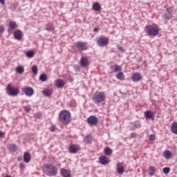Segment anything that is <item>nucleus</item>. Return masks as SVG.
<instances>
[{"mask_svg": "<svg viewBox=\"0 0 177 177\" xmlns=\"http://www.w3.org/2000/svg\"><path fill=\"white\" fill-rule=\"evenodd\" d=\"M42 171L47 176H56L59 172V169L56 166L50 163H46L42 166Z\"/></svg>", "mask_w": 177, "mask_h": 177, "instance_id": "obj_1", "label": "nucleus"}, {"mask_svg": "<svg viewBox=\"0 0 177 177\" xmlns=\"http://www.w3.org/2000/svg\"><path fill=\"white\" fill-rule=\"evenodd\" d=\"M58 120L63 125H68L71 122V113L67 110L62 111L58 115Z\"/></svg>", "mask_w": 177, "mask_h": 177, "instance_id": "obj_2", "label": "nucleus"}, {"mask_svg": "<svg viewBox=\"0 0 177 177\" xmlns=\"http://www.w3.org/2000/svg\"><path fill=\"white\" fill-rule=\"evenodd\" d=\"M145 32L149 37H157L160 34V26L157 24L147 25L145 28Z\"/></svg>", "mask_w": 177, "mask_h": 177, "instance_id": "obj_3", "label": "nucleus"}, {"mask_svg": "<svg viewBox=\"0 0 177 177\" xmlns=\"http://www.w3.org/2000/svg\"><path fill=\"white\" fill-rule=\"evenodd\" d=\"M92 100L95 104H100L106 102V93L103 91H96L92 97Z\"/></svg>", "mask_w": 177, "mask_h": 177, "instance_id": "obj_4", "label": "nucleus"}, {"mask_svg": "<svg viewBox=\"0 0 177 177\" xmlns=\"http://www.w3.org/2000/svg\"><path fill=\"white\" fill-rule=\"evenodd\" d=\"M6 93L9 96H17L20 93V90L19 88H14L12 86V84H8L6 88Z\"/></svg>", "mask_w": 177, "mask_h": 177, "instance_id": "obj_5", "label": "nucleus"}, {"mask_svg": "<svg viewBox=\"0 0 177 177\" xmlns=\"http://www.w3.org/2000/svg\"><path fill=\"white\" fill-rule=\"evenodd\" d=\"M163 20H171L174 17V8H167L166 12L162 16Z\"/></svg>", "mask_w": 177, "mask_h": 177, "instance_id": "obj_6", "label": "nucleus"}, {"mask_svg": "<svg viewBox=\"0 0 177 177\" xmlns=\"http://www.w3.org/2000/svg\"><path fill=\"white\" fill-rule=\"evenodd\" d=\"M97 45L101 47L107 46L109 45V37L102 36L97 39Z\"/></svg>", "mask_w": 177, "mask_h": 177, "instance_id": "obj_7", "label": "nucleus"}, {"mask_svg": "<svg viewBox=\"0 0 177 177\" xmlns=\"http://www.w3.org/2000/svg\"><path fill=\"white\" fill-rule=\"evenodd\" d=\"M78 50H86L88 49V44L84 41H77L75 44Z\"/></svg>", "mask_w": 177, "mask_h": 177, "instance_id": "obj_8", "label": "nucleus"}, {"mask_svg": "<svg viewBox=\"0 0 177 177\" xmlns=\"http://www.w3.org/2000/svg\"><path fill=\"white\" fill-rule=\"evenodd\" d=\"M21 91L26 96L31 97L34 95V88L30 86H26L21 88Z\"/></svg>", "mask_w": 177, "mask_h": 177, "instance_id": "obj_9", "label": "nucleus"}, {"mask_svg": "<svg viewBox=\"0 0 177 177\" xmlns=\"http://www.w3.org/2000/svg\"><path fill=\"white\" fill-rule=\"evenodd\" d=\"M87 122L89 125L93 127V125H96L99 122V119L95 115H91L87 118Z\"/></svg>", "mask_w": 177, "mask_h": 177, "instance_id": "obj_10", "label": "nucleus"}, {"mask_svg": "<svg viewBox=\"0 0 177 177\" xmlns=\"http://www.w3.org/2000/svg\"><path fill=\"white\" fill-rule=\"evenodd\" d=\"M81 150V147L79 145L72 144L69 146V152L72 154H75Z\"/></svg>", "mask_w": 177, "mask_h": 177, "instance_id": "obj_11", "label": "nucleus"}, {"mask_svg": "<svg viewBox=\"0 0 177 177\" xmlns=\"http://www.w3.org/2000/svg\"><path fill=\"white\" fill-rule=\"evenodd\" d=\"M143 77L139 73H135L131 75V80L133 82H139Z\"/></svg>", "mask_w": 177, "mask_h": 177, "instance_id": "obj_12", "label": "nucleus"}, {"mask_svg": "<svg viewBox=\"0 0 177 177\" xmlns=\"http://www.w3.org/2000/svg\"><path fill=\"white\" fill-rule=\"evenodd\" d=\"M13 36L15 39L20 41L23 38V32L20 30H16L13 33Z\"/></svg>", "mask_w": 177, "mask_h": 177, "instance_id": "obj_13", "label": "nucleus"}, {"mask_svg": "<svg viewBox=\"0 0 177 177\" xmlns=\"http://www.w3.org/2000/svg\"><path fill=\"white\" fill-rule=\"evenodd\" d=\"M90 62L89 59L86 57H82L80 59V65L82 67H87V66H89Z\"/></svg>", "mask_w": 177, "mask_h": 177, "instance_id": "obj_14", "label": "nucleus"}, {"mask_svg": "<svg viewBox=\"0 0 177 177\" xmlns=\"http://www.w3.org/2000/svg\"><path fill=\"white\" fill-rule=\"evenodd\" d=\"M100 164H102V165H107L109 162H110V160H109V158L106 156H101L99 157Z\"/></svg>", "mask_w": 177, "mask_h": 177, "instance_id": "obj_15", "label": "nucleus"}, {"mask_svg": "<svg viewBox=\"0 0 177 177\" xmlns=\"http://www.w3.org/2000/svg\"><path fill=\"white\" fill-rule=\"evenodd\" d=\"M60 175L61 176H63V177H71V172H70V171L64 168H62L60 169Z\"/></svg>", "mask_w": 177, "mask_h": 177, "instance_id": "obj_16", "label": "nucleus"}, {"mask_svg": "<svg viewBox=\"0 0 177 177\" xmlns=\"http://www.w3.org/2000/svg\"><path fill=\"white\" fill-rule=\"evenodd\" d=\"M116 168H117L118 174H124L125 169H124V166H122V163L118 162L116 165Z\"/></svg>", "mask_w": 177, "mask_h": 177, "instance_id": "obj_17", "label": "nucleus"}, {"mask_svg": "<svg viewBox=\"0 0 177 177\" xmlns=\"http://www.w3.org/2000/svg\"><path fill=\"white\" fill-rule=\"evenodd\" d=\"M64 85H66V82L62 79L57 80L55 82V86L58 88H63Z\"/></svg>", "mask_w": 177, "mask_h": 177, "instance_id": "obj_18", "label": "nucleus"}, {"mask_svg": "<svg viewBox=\"0 0 177 177\" xmlns=\"http://www.w3.org/2000/svg\"><path fill=\"white\" fill-rule=\"evenodd\" d=\"M24 161L28 164L31 161V154L29 152H25L24 153Z\"/></svg>", "mask_w": 177, "mask_h": 177, "instance_id": "obj_19", "label": "nucleus"}, {"mask_svg": "<svg viewBox=\"0 0 177 177\" xmlns=\"http://www.w3.org/2000/svg\"><path fill=\"white\" fill-rule=\"evenodd\" d=\"M111 68L113 69L114 73H118V71H122V67H121V66H119L118 64H114V65L111 66Z\"/></svg>", "mask_w": 177, "mask_h": 177, "instance_id": "obj_20", "label": "nucleus"}, {"mask_svg": "<svg viewBox=\"0 0 177 177\" xmlns=\"http://www.w3.org/2000/svg\"><path fill=\"white\" fill-rule=\"evenodd\" d=\"M163 157L167 160H169L172 157V152L169 150H165L163 152Z\"/></svg>", "mask_w": 177, "mask_h": 177, "instance_id": "obj_21", "label": "nucleus"}, {"mask_svg": "<svg viewBox=\"0 0 177 177\" xmlns=\"http://www.w3.org/2000/svg\"><path fill=\"white\" fill-rule=\"evenodd\" d=\"M93 10H95V12H99V10H102V6L97 2L94 3L93 4Z\"/></svg>", "mask_w": 177, "mask_h": 177, "instance_id": "obj_22", "label": "nucleus"}, {"mask_svg": "<svg viewBox=\"0 0 177 177\" xmlns=\"http://www.w3.org/2000/svg\"><path fill=\"white\" fill-rule=\"evenodd\" d=\"M84 143H86L87 145H91L92 142H93V138L91 136H87L84 139Z\"/></svg>", "mask_w": 177, "mask_h": 177, "instance_id": "obj_23", "label": "nucleus"}, {"mask_svg": "<svg viewBox=\"0 0 177 177\" xmlns=\"http://www.w3.org/2000/svg\"><path fill=\"white\" fill-rule=\"evenodd\" d=\"M116 78L119 80V81H124L125 80V75H124V73L119 72L116 75Z\"/></svg>", "mask_w": 177, "mask_h": 177, "instance_id": "obj_24", "label": "nucleus"}, {"mask_svg": "<svg viewBox=\"0 0 177 177\" xmlns=\"http://www.w3.org/2000/svg\"><path fill=\"white\" fill-rule=\"evenodd\" d=\"M8 27L10 28V30H16V28H17V24L16 21H10Z\"/></svg>", "mask_w": 177, "mask_h": 177, "instance_id": "obj_25", "label": "nucleus"}, {"mask_svg": "<svg viewBox=\"0 0 177 177\" xmlns=\"http://www.w3.org/2000/svg\"><path fill=\"white\" fill-rule=\"evenodd\" d=\"M104 153L106 154V156H111V154H113V149L109 147H106L104 150Z\"/></svg>", "mask_w": 177, "mask_h": 177, "instance_id": "obj_26", "label": "nucleus"}, {"mask_svg": "<svg viewBox=\"0 0 177 177\" xmlns=\"http://www.w3.org/2000/svg\"><path fill=\"white\" fill-rule=\"evenodd\" d=\"M171 131L172 133L177 135V122H174L171 124Z\"/></svg>", "mask_w": 177, "mask_h": 177, "instance_id": "obj_27", "label": "nucleus"}, {"mask_svg": "<svg viewBox=\"0 0 177 177\" xmlns=\"http://www.w3.org/2000/svg\"><path fill=\"white\" fill-rule=\"evenodd\" d=\"M46 31H55V26L53 24H48L46 25Z\"/></svg>", "mask_w": 177, "mask_h": 177, "instance_id": "obj_28", "label": "nucleus"}, {"mask_svg": "<svg viewBox=\"0 0 177 177\" xmlns=\"http://www.w3.org/2000/svg\"><path fill=\"white\" fill-rule=\"evenodd\" d=\"M26 57H28L29 59L32 58L33 56H35V53H34L33 50H29L26 52Z\"/></svg>", "mask_w": 177, "mask_h": 177, "instance_id": "obj_29", "label": "nucleus"}, {"mask_svg": "<svg viewBox=\"0 0 177 177\" xmlns=\"http://www.w3.org/2000/svg\"><path fill=\"white\" fill-rule=\"evenodd\" d=\"M53 93V91L50 89H45L43 91V95L44 96H50Z\"/></svg>", "mask_w": 177, "mask_h": 177, "instance_id": "obj_30", "label": "nucleus"}, {"mask_svg": "<svg viewBox=\"0 0 177 177\" xmlns=\"http://www.w3.org/2000/svg\"><path fill=\"white\" fill-rule=\"evenodd\" d=\"M8 150H10V151H17V145L15 144L10 145L8 147Z\"/></svg>", "mask_w": 177, "mask_h": 177, "instance_id": "obj_31", "label": "nucleus"}, {"mask_svg": "<svg viewBox=\"0 0 177 177\" xmlns=\"http://www.w3.org/2000/svg\"><path fill=\"white\" fill-rule=\"evenodd\" d=\"M16 71L18 74H23L24 73V67L19 66L16 68Z\"/></svg>", "mask_w": 177, "mask_h": 177, "instance_id": "obj_32", "label": "nucleus"}, {"mask_svg": "<svg viewBox=\"0 0 177 177\" xmlns=\"http://www.w3.org/2000/svg\"><path fill=\"white\" fill-rule=\"evenodd\" d=\"M145 118H147V120H150L153 117V113H151V111H147L145 112Z\"/></svg>", "mask_w": 177, "mask_h": 177, "instance_id": "obj_33", "label": "nucleus"}, {"mask_svg": "<svg viewBox=\"0 0 177 177\" xmlns=\"http://www.w3.org/2000/svg\"><path fill=\"white\" fill-rule=\"evenodd\" d=\"M149 172L150 176H153V175L156 174V168H154V167L153 166H150L149 167Z\"/></svg>", "mask_w": 177, "mask_h": 177, "instance_id": "obj_34", "label": "nucleus"}, {"mask_svg": "<svg viewBox=\"0 0 177 177\" xmlns=\"http://www.w3.org/2000/svg\"><path fill=\"white\" fill-rule=\"evenodd\" d=\"M39 80L40 81H41L42 82H45V81H46V80H48V76L46 75V74H41L39 77Z\"/></svg>", "mask_w": 177, "mask_h": 177, "instance_id": "obj_35", "label": "nucleus"}, {"mask_svg": "<svg viewBox=\"0 0 177 177\" xmlns=\"http://www.w3.org/2000/svg\"><path fill=\"white\" fill-rule=\"evenodd\" d=\"M32 72L35 75H37V74H38V67L36 65H33L32 66Z\"/></svg>", "mask_w": 177, "mask_h": 177, "instance_id": "obj_36", "label": "nucleus"}, {"mask_svg": "<svg viewBox=\"0 0 177 177\" xmlns=\"http://www.w3.org/2000/svg\"><path fill=\"white\" fill-rule=\"evenodd\" d=\"M163 174H169V172L171 171V169L169 167H165L163 168Z\"/></svg>", "mask_w": 177, "mask_h": 177, "instance_id": "obj_37", "label": "nucleus"}, {"mask_svg": "<svg viewBox=\"0 0 177 177\" xmlns=\"http://www.w3.org/2000/svg\"><path fill=\"white\" fill-rule=\"evenodd\" d=\"M154 140H156V136L154 135H150L149 136V141L150 142H154Z\"/></svg>", "mask_w": 177, "mask_h": 177, "instance_id": "obj_38", "label": "nucleus"}, {"mask_svg": "<svg viewBox=\"0 0 177 177\" xmlns=\"http://www.w3.org/2000/svg\"><path fill=\"white\" fill-rule=\"evenodd\" d=\"M19 169H21V171H24V169H26V165H24L23 163H20Z\"/></svg>", "mask_w": 177, "mask_h": 177, "instance_id": "obj_39", "label": "nucleus"}, {"mask_svg": "<svg viewBox=\"0 0 177 177\" xmlns=\"http://www.w3.org/2000/svg\"><path fill=\"white\" fill-rule=\"evenodd\" d=\"M31 110V108H30V106H24V111L26 113H30V111Z\"/></svg>", "mask_w": 177, "mask_h": 177, "instance_id": "obj_40", "label": "nucleus"}, {"mask_svg": "<svg viewBox=\"0 0 177 177\" xmlns=\"http://www.w3.org/2000/svg\"><path fill=\"white\" fill-rule=\"evenodd\" d=\"M35 118H41V117H42V114H41L40 113H37L35 115Z\"/></svg>", "mask_w": 177, "mask_h": 177, "instance_id": "obj_41", "label": "nucleus"}, {"mask_svg": "<svg viewBox=\"0 0 177 177\" xmlns=\"http://www.w3.org/2000/svg\"><path fill=\"white\" fill-rule=\"evenodd\" d=\"M3 31H5V27L3 26H0V34H3Z\"/></svg>", "mask_w": 177, "mask_h": 177, "instance_id": "obj_42", "label": "nucleus"}, {"mask_svg": "<svg viewBox=\"0 0 177 177\" xmlns=\"http://www.w3.org/2000/svg\"><path fill=\"white\" fill-rule=\"evenodd\" d=\"M130 136L131 138H138V134L136 133H131Z\"/></svg>", "mask_w": 177, "mask_h": 177, "instance_id": "obj_43", "label": "nucleus"}, {"mask_svg": "<svg viewBox=\"0 0 177 177\" xmlns=\"http://www.w3.org/2000/svg\"><path fill=\"white\" fill-rule=\"evenodd\" d=\"M50 131H51V132H55V131H56V127L55 126L51 127Z\"/></svg>", "mask_w": 177, "mask_h": 177, "instance_id": "obj_44", "label": "nucleus"}, {"mask_svg": "<svg viewBox=\"0 0 177 177\" xmlns=\"http://www.w3.org/2000/svg\"><path fill=\"white\" fill-rule=\"evenodd\" d=\"M0 3L1 5H5V0H0Z\"/></svg>", "mask_w": 177, "mask_h": 177, "instance_id": "obj_45", "label": "nucleus"}, {"mask_svg": "<svg viewBox=\"0 0 177 177\" xmlns=\"http://www.w3.org/2000/svg\"><path fill=\"white\" fill-rule=\"evenodd\" d=\"M93 31H94V32H97V31H99V28H95L93 29Z\"/></svg>", "mask_w": 177, "mask_h": 177, "instance_id": "obj_46", "label": "nucleus"}, {"mask_svg": "<svg viewBox=\"0 0 177 177\" xmlns=\"http://www.w3.org/2000/svg\"><path fill=\"white\" fill-rule=\"evenodd\" d=\"M3 136V133L2 131H0V138Z\"/></svg>", "mask_w": 177, "mask_h": 177, "instance_id": "obj_47", "label": "nucleus"}, {"mask_svg": "<svg viewBox=\"0 0 177 177\" xmlns=\"http://www.w3.org/2000/svg\"><path fill=\"white\" fill-rule=\"evenodd\" d=\"M17 160H18V161H21V157H19V158H17Z\"/></svg>", "mask_w": 177, "mask_h": 177, "instance_id": "obj_48", "label": "nucleus"}, {"mask_svg": "<svg viewBox=\"0 0 177 177\" xmlns=\"http://www.w3.org/2000/svg\"><path fill=\"white\" fill-rule=\"evenodd\" d=\"M120 50H122V47L119 48Z\"/></svg>", "mask_w": 177, "mask_h": 177, "instance_id": "obj_49", "label": "nucleus"}, {"mask_svg": "<svg viewBox=\"0 0 177 177\" xmlns=\"http://www.w3.org/2000/svg\"><path fill=\"white\" fill-rule=\"evenodd\" d=\"M136 124H139V122H135V125H136Z\"/></svg>", "mask_w": 177, "mask_h": 177, "instance_id": "obj_50", "label": "nucleus"}, {"mask_svg": "<svg viewBox=\"0 0 177 177\" xmlns=\"http://www.w3.org/2000/svg\"><path fill=\"white\" fill-rule=\"evenodd\" d=\"M69 81H73V78H70V79H69Z\"/></svg>", "mask_w": 177, "mask_h": 177, "instance_id": "obj_51", "label": "nucleus"}]
</instances>
